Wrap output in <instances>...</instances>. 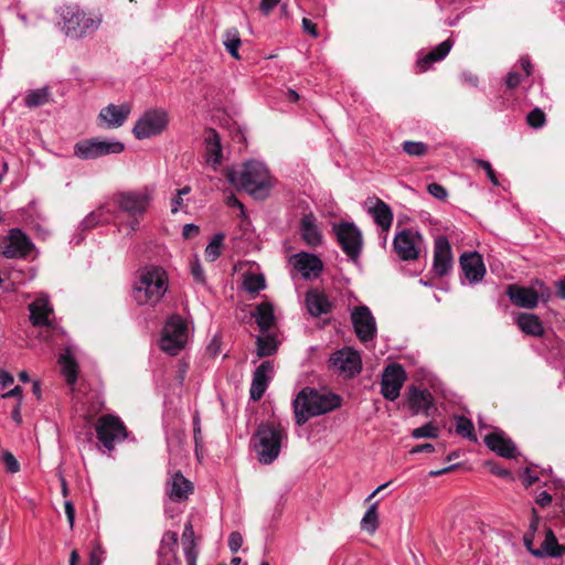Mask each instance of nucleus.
I'll use <instances>...</instances> for the list:
<instances>
[{
    "mask_svg": "<svg viewBox=\"0 0 565 565\" xmlns=\"http://www.w3.org/2000/svg\"><path fill=\"white\" fill-rule=\"evenodd\" d=\"M279 2L280 0H260L259 10L263 14L268 15Z\"/></svg>",
    "mask_w": 565,
    "mask_h": 565,
    "instance_id": "56",
    "label": "nucleus"
},
{
    "mask_svg": "<svg viewBox=\"0 0 565 565\" xmlns=\"http://www.w3.org/2000/svg\"><path fill=\"white\" fill-rule=\"evenodd\" d=\"M168 290L166 270L156 265L141 268L132 288V298L139 306L157 305Z\"/></svg>",
    "mask_w": 565,
    "mask_h": 565,
    "instance_id": "3",
    "label": "nucleus"
},
{
    "mask_svg": "<svg viewBox=\"0 0 565 565\" xmlns=\"http://www.w3.org/2000/svg\"><path fill=\"white\" fill-rule=\"evenodd\" d=\"M295 269L305 279L317 278L323 269L322 260L315 254L300 252L290 258Z\"/></svg>",
    "mask_w": 565,
    "mask_h": 565,
    "instance_id": "18",
    "label": "nucleus"
},
{
    "mask_svg": "<svg viewBox=\"0 0 565 565\" xmlns=\"http://www.w3.org/2000/svg\"><path fill=\"white\" fill-rule=\"evenodd\" d=\"M226 178L231 184L245 190L255 199L268 196L274 185L267 167L257 160L246 161L241 170L227 169Z\"/></svg>",
    "mask_w": 565,
    "mask_h": 565,
    "instance_id": "1",
    "label": "nucleus"
},
{
    "mask_svg": "<svg viewBox=\"0 0 565 565\" xmlns=\"http://www.w3.org/2000/svg\"><path fill=\"white\" fill-rule=\"evenodd\" d=\"M193 433H194L195 449L198 450L202 443L201 425H200V418L198 415H194V417H193Z\"/></svg>",
    "mask_w": 565,
    "mask_h": 565,
    "instance_id": "57",
    "label": "nucleus"
},
{
    "mask_svg": "<svg viewBox=\"0 0 565 565\" xmlns=\"http://www.w3.org/2000/svg\"><path fill=\"white\" fill-rule=\"evenodd\" d=\"M424 247L422 234L413 228H404L397 232L393 239V248L397 256L405 262L419 258Z\"/></svg>",
    "mask_w": 565,
    "mask_h": 565,
    "instance_id": "11",
    "label": "nucleus"
},
{
    "mask_svg": "<svg viewBox=\"0 0 565 565\" xmlns=\"http://www.w3.org/2000/svg\"><path fill=\"white\" fill-rule=\"evenodd\" d=\"M58 364L61 372L68 385H74L77 382L78 364L74 356V348L67 345L64 352L60 354Z\"/></svg>",
    "mask_w": 565,
    "mask_h": 565,
    "instance_id": "30",
    "label": "nucleus"
},
{
    "mask_svg": "<svg viewBox=\"0 0 565 565\" xmlns=\"http://www.w3.org/2000/svg\"><path fill=\"white\" fill-rule=\"evenodd\" d=\"M257 355L259 358L269 356L277 350V343L274 337H258L257 338Z\"/></svg>",
    "mask_w": 565,
    "mask_h": 565,
    "instance_id": "43",
    "label": "nucleus"
},
{
    "mask_svg": "<svg viewBox=\"0 0 565 565\" xmlns=\"http://www.w3.org/2000/svg\"><path fill=\"white\" fill-rule=\"evenodd\" d=\"M337 239L345 253L353 262L359 258L362 248V234L354 223H340L333 225Z\"/></svg>",
    "mask_w": 565,
    "mask_h": 565,
    "instance_id": "12",
    "label": "nucleus"
},
{
    "mask_svg": "<svg viewBox=\"0 0 565 565\" xmlns=\"http://www.w3.org/2000/svg\"><path fill=\"white\" fill-rule=\"evenodd\" d=\"M340 405L341 398L337 394L303 387L292 401L296 424L302 426L309 418L332 412Z\"/></svg>",
    "mask_w": 565,
    "mask_h": 565,
    "instance_id": "2",
    "label": "nucleus"
},
{
    "mask_svg": "<svg viewBox=\"0 0 565 565\" xmlns=\"http://www.w3.org/2000/svg\"><path fill=\"white\" fill-rule=\"evenodd\" d=\"M484 444L489 449L503 458L511 459L518 455L515 444L501 430L488 434L484 437Z\"/></svg>",
    "mask_w": 565,
    "mask_h": 565,
    "instance_id": "22",
    "label": "nucleus"
},
{
    "mask_svg": "<svg viewBox=\"0 0 565 565\" xmlns=\"http://www.w3.org/2000/svg\"><path fill=\"white\" fill-rule=\"evenodd\" d=\"M183 552H184V557H185L186 562H190L191 557H192V559L196 561L198 552L195 550V544L184 545Z\"/></svg>",
    "mask_w": 565,
    "mask_h": 565,
    "instance_id": "64",
    "label": "nucleus"
},
{
    "mask_svg": "<svg viewBox=\"0 0 565 565\" xmlns=\"http://www.w3.org/2000/svg\"><path fill=\"white\" fill-rule=\"evenodd\" d=\"M455 429L458 435L469 438L471 440H476V436L473 434V424L470 419L463 416H457Z\"/></svg>",
    "mask_w": 565,
    "mask_h": 565,
    "instance_id": "45",
    "label": "nucleus"
},
{
    "mask_svg": "<svg viewBox=\"0 0 565 565\" xmlns=\"http://www.w3.org/2000/svg\"><path fill=\"white\" fill-rule=\"evenodd\" d=\"M299 233L302 241L310 247H317L322 243V232L312 212L305 213L300 218Z\"/></svg>",
    "mask_w": 565,
    "mask_h": 565,
    "instance_id": "23",
    "label": "nucleus"
},
{
    "mask_svg": "<svg viewBox=\"0 0 565 565\" xmlns=\"http://www.w3.org/2000/svg\"><path fill=\"white\" fill-rule=\"evenodd\" d=\"M130 113L131 106L128 103L108 104L100 109L97 116V125L104 129L119 128L126 122Z\"/></svg>",
    "mask_w": 565,
    "mask_h": 565,
    "instance_id": "16",
    "label": "nucleus"
},
{
    "mask_svg": "<svg viewBox=\"0 0 565 565\" xmlns=\"http://www.w3.org/2000/svg\"><path fill=\"white\" fill-rule=\"evenodd\" d=\"M516 324L522 332L529 335L542 337L544 334V327L539 317L534 313H520L516 317Z\"/></svg>",
    "mask_w": 565,
    "mask_h": 565,
    "instance_id": "33",
    "label": "nucleus"
},
{
    "mask_svg": "<svg viewBox=\"0 0 565 565\" xmlns=\"http://www.w3.org/2000/svg\"><path fill=\"white\" fill-rule=\"evenodd\" d=\"M30 321L34 327H52L53 307L46 296L38 297L29 305Z\"/></svg>",
    "mask_w": 565,
    "mask_h": 565,
    "instance_id": "24",
    "label": "nucleus"
},
{
    "mask_svg": "<svg viewBox=\"0 0 565 565\" xmlns=\"http://www.w3.org/2000/svg\"><path fill=\"white\" fill-rule=\"evenodd\" d=\"M228 548L232 553H237L243 545V536L239 532H232L228 536Z\"/></svg>",
    "mask_w": 565,
    "mask_h": 565,
    "instance_id": "51",
    "label": "nucleus"
},
{
    "mask_svg": "<svg viewBox=\"0 0 565 565\" xmlns=\"http://www.w3.org/2000/svg\"><path fill=\"white\" fill-rule=\"evenodd\" d=\"M64 510L70 524V527L73 529L75 522V507L71 500L64 501Z\"/></svg>",
    "mask_w": 565,
    "mask_h": 565,
    "instance_id": "54",
    "label": "nucleus"
},
{
    "mask_svg": "<svg viewBox=\"0 0 565 565\" xmlns=\"http://www.w3.org/2000/svg\"><path fill=\"white\" fill-rule=\"evenodd\" d=\"M334 369L345 376H354L362 369L361 356L358 351L351 348H344L337 351L330 359Z\"/></svg>",
    "mask_w": 565,
    "mask_h": 565,
    "instance_id": "17",
    "label": "nucleus"
},
{
    "mask_svg": "<svg viewBox=\"0 0 565 565\" xmlns=\"http://www.w3.org/2000/svg\"><path fill=\"white\" fill-rule=\"evenodd\" d=\"M275 373L274 363L271 361H264L254 372L250 384V398L259 401L265 394L270 380Z\"/></svg>",
    "mask_w": 565,
    "mask_h": 565,
    "instance_id": "21",
    "label": "nucleus"
},
{
    "mask_svg": "<svg viewBox=\"0 0 565 565\" xmlns=\"http://www.w3.org/2000/svg\"><path fill=\"white\" fill-rule=\"evenodd\" d=\"M14 382L13 376L6 370H0V386L8 387Z\"/></svg>",
    "mask_w": 565,
    "mask_h": 565,
    "instance_id": "63",
    "label": "nucleus"
},
{
    "mask_svg": "<svg viewBox=\"0 0 565 565\" xmlns=\"http://www.w3.org/2000/svg\"><path fill=\"white\" fill-rule=\"evenodd\" d=\"M2 461L6 466V469L11 472H18L20 469V465L15 457L10 451H3L2 452Z\"/></svg>",
    "mask_w": 565,
    "mask_h": 565,
    "instance_id": "50",
    "label": "nucleus"
},
{
    "mask_svg": "<svg viewBox=\"0 0 565 565\" xmlns=\"http://www.w3.org/2000/svg\"><path fill=\"white\" fill-rule=\"evenodd\" d=\"M369 212L382 231L387 232L390 230L393 222V212L386 203L377 200L375 205L371 207Z\"/></svg>",
    "mask_w": 565,
    "mask_h": 565,
    "instance_id": "34",
    "label": "nucleus"
},
{
    "mask_svg": "<svg viewBox=\"0 0 565 565\" xmlns=\"http://www.w3.org/2000/svg\"><path fill=\"white\" fill-rule=\"evenodd\" d=\"M51 100V92L49 87H41L30 90L24 96V105L28 108H36L47 104Z\"/></svg>",
    "mask_w": 565,
    "mask_h": 565,
    "instance_id": "38",
    "label": "nucleus"
},
{
    "mask_svg": "<svg viewBox=\"0 0 565 565\" xmlns=\"http://www.w3.org/2000/svg\"><path fill=\"white\" fill-rule=\"evenodd\" d=\"M199 227L192 223L185 224L182 230V235L185 238L194 237L199 234Z\"/></svg>",
    "mask_w": 565,
    "mask_h": 565,
    "instance_id": "62",
    "label": "nucleus"
},
{
    "mask_svg": "<svg viewBox=\"0 0 565 565\" xmlns=\"http://www.w3.org/2000/svg\"><path fill=\"white\" fill-rule=\"evenodd\" d=\"M62 32L71 39H83L98 30L103 22L99 12H87L77 4L62 6L56 11Z\"/></svg>",
    "mask_w": 565,
    "mask_h": 565,
    "instance_id": "5",
    "label": "nucleus"
},
{
    "mask_svg": "<svg viewBox=\"0 0 565 565\" xmlns=\"http://www.w3.org/2000/svg\"><path fill=\"white\" fill-rule=\"evenodd\" d=\"M302 28H303L305 32L309 33L312 38L319 36L316 24L310 19H307V18L302 19Z\"/></svg>",
    "mask_w": 565,
    "mask_h": 565,
    "instance_id": "58",
    "label": "nucleus"
},
{
    "mask_svg": "<svg viewBox=\"0 0 565 565\" xmlns=\"http://www.w3.org/2000/svg\"><path fill=\"white\" fill-rule=\"evenodd\" d=\"M287 441L285 428L275 422L260 423L250 438L252 448L263 465L273 463Z\"/></svg>",
    "mask_w": 565,
    "mask_h": 565,
    "instance_id": "4",
    "label": "nucleus"
},
{
    "mask_svg": "<svg viewBox=\"0 0 565 565\" xmlns=\"http://www.w3.org/2000/svg\"><path fill=\"white\" fill-rule=\"evenodd\" d=\"M407 404L414 415L420 412L428 415V411L433 405V396L428 390L411 386L407 393Z\"/></svg>",
    "mask_w": 565,
    "mask_h": 565,
    "instance_id": "29",
    "label": "nucleus"
},
{
    "mask_svg": "<svg viewBox=\"0 0 565 565\" xmlns=\"http://www.w3.org/2000/svg\"><path fill=\"white\" fill-rule=\"evenodd\" d=\"M402 149L405 153L412 157H423L428 151V146L422 141L405 140L402 143Z\"/></svg>",
    "mask_w": 565,
    "mask_h": 565,
    "instance_id": "44",
    "label": "nucleus"
},
{
    "mask_svg": "<svg viewBox=\"0 0 565 565\" xmlns=\"http://www.w3.org/2000/svg\"><path fill=\"white\" fill-rule=\"evenodd\" d=\"M96 436L107 451H113L116 444L128 437L124 422L116 415H103L95 425Z\"/></svg>",
    "mask_w": 565,
    "mask_h": 565,
    "instance_id": "8",
    "label": "nucleus"
},
{
    "mask_svg": "<svg viewBox=\"0 0 565 565\" xmlns=\"http://www.w3.org/2000/svg\"><path fill=\"white\" fill-rule=\"evenodd\" d=\"M110 218V211L106 206H99L83 218L79 223V228L83 232L89 231L99 224L109 222Z\"/></svg>",
    "mask_w": 565,
    "mask_h": 565,
    "instance_id": "35",
    "label": "nucleus"
},
{
    "mask_svg": "<svg viewBox=\"0 0 565 565\" xmlns=\"http://www.w3.org/2000/svg\"><path fill=\"white\" fill-rule=\"evenodd\" d=\"M351 321L356 337L364 343L372 341L376 335V322L366 306L356 307L351 313Z\"/></svg>",
    "mask_w": 565,
    "mask_h": 565,
    "instance_id": "15",
    "label": "nucleus"
},
{
    "mask_svg": "<svg viewBox=\"0 0 565 565\" xmlns=\"http://www.w3.org/2000/svg\"><path fill=\"white\" fill-rule=\"evenodd\" d=\"M34 247L30 238L20 230L11 228L8 237L0 246V253L6 258H25Z\"/></svg>",
    "mask_w": 565,
    "mask_h": 565,
    "instance_id": "13",
    "label": "nucleus"
},
{
    "mask_svg": "<svg viewBox=\"0 0 565 565\" xmlns=\"http://www.w3.org/2000/svg\"><path fill=\"white\" fill-rule=\"evenodd\" d=\"M306 306L308 312L312 317H320L327 315L332 309V303L329 298L318 290H309L306 294Z\"/></svg>",
    "mask_w": 565,
    "mask_h": 565,
    "instance_id": "31",
    "label": "nucleus"
},
{
    "mask_svg": "<svg viewBox=\"0 0 565 565\" xmlns=\"http://www.w3.org/2000/svg\"><path fill=\"white\" fill-rule=\"evenodd\" d=\"M527 551L535 557H561L565 554V546L559 545L552 530L546 532L541 548H532L527 546Z\"/></svg>",
    "mask_w": 565,
    "mask_h": 565,
    "instance_id": "32",
    "label": "nucleus"
},
{
    "mask_svg": "<svg viewBox=\"0 0 565 565\" xmlns=\"http://www.w3.org/2000/svg\"><path fill=\"white\" fill-rule=\"evenodd\" d=\"M223 241V233L215 234L213 238L210 241L205 248V257L209 262H214L220 257L222 253Z\"/></svg>",
    "mask_w": 565,
    "mask_h": 565,
    "instance_id": "42",
    "label": "nucleus"
},
{
    "mask_svg": "<svg viewBox=\"0 0 565 565\" xmlns=\"http://www.w3.org/2000/svg\"><path fill=\"white\" fill-rule=\"evenodd\" d=\"M521 82V75L516 72H510L508 73L505 84L509 88L513 89L515 88Z\"/></svg>",
    "mask_w": 565,
    "mask_h": 565,
    "instance_id": "59",
    "label": "nucleus"
},
{
    "mask_svg": "<svg viewBox=\"0 0 565 565\" xmlns=\"http://www.w3.org/2000/svg\"><path fill=\"white\" fill-rule=\"evenodd\" d=\"M433 266L439 277L446 276L452 267L451 246L445 236H438L435 239Z\"/></svg>",
    "mask_w": 565,
    "mask_h": 565,
    "instance_id": "20",
    "label": "nucleus"
},
{
    "mask_svg": "<svg viewBox=\"0 0 565 565\" xmlns=\"http://www.w3.org/2000/svg\"><path fill=\"white\" fill-rule=\"evenodd\" d=\"M189 339L186 321L179 315L171 316L161 333L160 349L169 355H177L184 349Z\"/></svg>",
    "mask_w": 565,
    "mask_h": 565,
    "instance_id": "7",
    "label": "nucleus"
},
{
    "mask_svg": "<svg viewBox=\"0 0 565 565\" xmlns=\"http://www.w3.org/2000/svg\"><path fill=\"white\" fill-rule=\"evenodd\" d=\"M178 550V533L173 531H167L161 539V543L158 550V564H173L177 565Z\"/></svg>",
    "mask_w": 565,
    "mask_h": 565,
    "instance_id": "28",
    "label": "nucleus"
},
{
    "mask_svg": "<svg viewBox=\"0 0 565 565\" xmlns=\"http://www.w3.org/2000/svg\"><path fill=\"white\" fill-rule=\"evenodd\" d=\"M439 429L433 423H426L425 425L415 428L412 431V437L415 439L420 438H436L438 436Z\"/></svg>",
    "mask_w": 565,
    "mask_h": 565,
    "instance_id": "46",
    "label": "nucleus"
},
{
    "mask_svg": "<svg viewBox=\"0 0 565 565\" xmlns=\"http://www.w3.org/2000/svg\"><path fill=\"white\" fill-rule=\"evenodd\" d=\"M507 295L511 302L520 308L533 309L539 303V295L533 288L512 284L507 287Z\"/></svg>",
    "mask_w": 565,
    "mask_h": 565,
    "instance_id": "25",
    "label": "nucleus"
},
{
    "mask_svg": "<svg viewBox=\"0 0 565 565\" xmlns=\"http://www.w3.org/2000/svg\"><path fill=\"white\" fill-rule=\"evenodd\" d=\"M460 267L466 279L472 285L480 282L487 271L482 256L478 252L463 253L460 256Z\"/></svg>",
    "mask_w": 565,
    "mask_h": 565,
    "instance_id": "19",
    "label": "nucleus"
},
{
    "mask_svg": "<svg viewBox=\"0 0 565 565\" xmlns=\"http://www.w3.org/2000/svg\"><path fill=\"white\" fill-rule=\"evenodd\" d=\"M153 196V188L145 186L137 191L120 192L115 196L117 206L130 217H142Z\"/></svg>",
    "mask_w": 565,
    "mask_h": 565,
    "instance_id": "9",
    "label": "nucleus"
},
{
    "mask_svg": "<svg viewBox=\"0 0 565 565\" xmlns=\"http://www.w3.org/2000/svg\"><path fill=\"white\" fill-rule=\"evenodd\" d=\"M406 381L404 369L399 364H390L385 367L381 380V394L387 401H395Z\"/></svg>",
    "mask_w": 565,
    "mask_h": 565,
    "instance_id": "14",
    "label": "nucleus"
},
{
    "mask_svg": "<svg viewBox=\"0 0 565 565\" xmlns=\"http://www.w3.org/2000/svg\"><path fill=\"white\" fill-rule=\"evenodd\" d=\"M205 161L213 170H217L223 160L221 138L215 129H207L204 135Z\"/></svg>",
    "mask_w": 565,
    "mask_h": 565,
    "instance_id": "26",
    "label": "nucleus"
},
{
    "mask_svg": "<svg viewBox=\"0 0 565 565\" xmlns=\"http://www.w3.org/2000/svg\"><path fill=\"white\" fill-rule=\"evenodd\" d=\"M221 340L217 335L213 337V339L211 340V342L209 343L207 345V352L215 356L217 355L220 352H221Z\"/></svg>",
    "mask_w": 565,
    "mask_h": 565,
    "instance_id": "60",
    "label": "nucleus"
},
{
    "mask_svg": "<svg viewBox=\"0 0 565 565\" xmlns=\"http://www.w3.org/2000/svg\"><path fill=\"white\" fill-rule=\"evenodd\" d=\"M124 150L125 145L121 141L99 137L83 139L74 145V156L85 161L119 154Z\"/></svg>",
    "mask_w": 565,
    "mask_h": 565,
    "instance_id": "6",
    "label": "nucleus"
},
{
    "mask_svg": "<svg viewBox=\"0 0 565 565\" xmlns=\"http://www.w3.org/2000/svg\"><path fill=\"white\" fill-rule=\"evenodd\" d=\"M379 526V516H377V503H371L362 520H361V529L367 533H374Z\"/></svg>",
    "mask_w": 565,
    "mask_h": 565,
    "instance_id": "40",
    "label": "nucleus"
},
{
    "mask_svg": "<svg viewBox=\"0 0 565 565\" xmlns=\"http://www.w3.org/2000/svg\"><path fill=\"white\" fill-rule=\"evenodd\" d=\"M168 124L169 116L164 109H149L137 120L132 134L138 140L148 139L164 131Z\"/></svg>",
    "mask_w": 565,
    "mask_h": 565,
    "instance_id": "10",
    "label": "nucleus"
},
{
    "mask_svg": "<svg viewBox=\"0 0 565 565\" xmlns=\"http://www.w3.org/2000/svg\"><path fill=\"white\" fill-rule=\"evenodd\" d=\"M473 162L477 163L480 168H482L486 171L488 179L490 180V182L493 185H495V186L499 185V181L495 175V172L493 171L492 166L489 161L483 160V159H475Z\"/></svg>",
    "mask_w": 565,
    "mask_h": 565,
    "instance_id": "49",
    "label": "nucleus"
},
{
    "mask_svg": "<svg viewBox=\"0 0 565 565\" xmlns=\"http://www.w3.org/2000/svg\"><path fill=\"white\" fill-rule=\"evenodd\" d=\"M526 121L535 129L541 128L545 124V114L540 108H535L529 113Z\"/></svg>",
    "mask_w": 565,
    "mask_h": 565,
    "instance_id": "48",
    "label": "nucleus"
},
{
    "mask_svg": "<svg viewBox=\"0 0 565 565\" xmlns=\"http://www.w3.org/2000/svg\"><path fill=\"white\" fill-rule=\"evenodd\" d=\"M427 191L430 195L435 196L436 199L443 200L447 196V190L438 183H430L427 186Z\"/></svg>",
    "mask_w": 565,
    "mask_h": 565,
    "instance_id": "52",
    "label": "nucleus"
},
{
    "mask_svg": "<svg viewBox=\"0 0 565 565\" xmlns=\"http://www.w3.org/2000/svg\"><path fill=\"white\" fill-rule=\"evenodd\" d=\"M243 285L244 289L249 294H256L266 288L265 277L262 274H246Z\"/></svg>",
    "mask_w": 565,
    "mask_h": 565,
    "instance_id": "41",
    "label": "nucleus"
},
{
    "mask_svg": "<svg viewBox=\"0 0 565 565\" xmlns=\"http://www.w3.org/2000/svg\"><path fill=\"white\" fill-rule=\"evenodd\" d=\"M241 43L242 42L237 29L231 28L225 31L223 44L231 56L236 60L239 58L238 49Z\"/></svg>",
    "mask_w": 565,
    "mask_h": 565,
    "instance_id": "39",
    "label": "nucleus"
},
{
    "mask_svg": "<svg viewBox=\"0 0 565 565\" xmlns=\"http://www.w3.org/2000/svg\"><path fill=\"white\" fill-rule=\"evenodd\" d=\"M168 494H191L193 484L180 472H175L167 482Z\"/></svg>",
    "mask_w": 565,
    "mask_h": 565,
    "instance_id": "37",
    "label": "nucleus"
},
{
    "mask_svg": "<svg viewBox=\"0 0 565 565\" xmlns=\"http://www.w3.org/2000/svg\"><path fill=\"white\" fill-rule=\"evenodd\" d=\"M190 545V544H194V530H193V525L191 522H188L185 525H184V531H183V534H182V545Z\"/></svg>",
    "mask_w": 565,
    "mask_h": 565,
    "instance_id": "53",
    "label": "nucleus"
},
{
    "mask_svg": "<svg viewBox=\"0 0 565 565\" xmlns=\"http://www.w3.org/2000/svg\"><path fill=\"white\" fill-rule=\"evenodd\" d=\"M521 479L524 486L529 487L539 480V476L531 468H525Z\"/></svg>",
    "mask_w": 565,
    "mask_h": 565,
    "instance_id": "55",
    "label": "nucleus"
},
{
    "mask_svg": "<svg viewBox=\"0 0 565 565\" xmlns=\"http://www.w3.org/2000/svg\"><path fill=\"white\" fill-rule=\"evenodd\" d=\"M551 486H548V489L547 490H543L540 494L542 495H545V494H548V490H555V491H558V490H562V491H565V480L563 479H554L551 481Z\"/></svg>",
    "mask_w": 565,
    "mask_h": 565,
    "instance_id": "61",
    "label": "nucleus"
},
{
    "mask_svg": "<svg viewBox=\"0 0 565 565\" xmlns=\"http://www.w3.org/2000/svg\"><path fill=\"white\" fill-rule=\"evenodd\" d=\"M452 46L454 41L451 39H447L431 51L419 55L416 62L417 72H427L434 63L443 61L449 54Z\"/></svg>",
    "mask_w": 565,
    "mask_h": 565,
    "instance_id": "27",
    "label": "nucleus"
},
{
    "mask_svg": "<svg viewBox=\"0 0 565 565\" xmlns=\"http://www.w3.org/2000/svg\"><path fill=\"white\" fill-rule=\"evenodd\" d=\"M254 317L262 332L268 331L275 322V315L273 305L269 302H262L256 307Z\"/></svg>",
    "mask_w": 565,
    "mask_h": 565,
    "instance_id": "36",
    "label": "nucleus"
},
{
    "mask_svg": "<svg viewBox=\"0 0 565 565\" xmlns=\"http://www.w3.org/2000/svg\"><path fill=\"white\" fill-rule=\"evenodd\" d=\"M191 275L196 285L206 287V278L204 275V270L201 266L200 259L194 257L190 263Z\"/></svg>",
    "mask_w": 565,
    "mask_h": 565,
    "instance_id": "47",
    "label": "nucleus"
}]
</instances>
